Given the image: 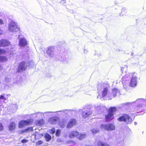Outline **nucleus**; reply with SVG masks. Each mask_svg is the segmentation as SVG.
Wrapping results in <instances>:
<instances>
[{
	"label": "nucleus",
	"instance_id": "obj_1",
	"mask_svg": "<svg viewBox=\"0 0 146 146\" xmlns=\"http://www.w3.org/2000/svg\"><path fill=\"white\" fill-rule=\"evenodd\" d=\"M109 87V84L107 83L102 82L98 84L97 85V92L98 95L97 98H99L102 100H105Z\"/></svg>",
	"mask_w": 146,
	"mask_h": 146
},
{
	"label": "nucleus",
	"instance_id": "obj_2",
	"mask_svg": "<svg viewBox=\"0 0 146 146\" xmlns=\"http://www.w3.org/2000/svg\"><path fill=\"white\" fill-rule=\"evenodd\" d=\"M8 29L11 32H18L20 31V27L18 23L13 21H11L9 24Z\"/></svg>",
	"mask_w": 146,
	"mask_h": 146
},
{
	"label": "nucleus",
	"instance_id": "obj_3",
	"mask_svg": "<svg viewBox=\"0 0 146 146\" xmlns=\"http://www.w3.org/2000/svg\"><path fill=\"white\" fill-rule=\"evenodd\" d=\"M117 120L119 121H124L128 124H130L132 121L131 117L126 114H123L120 116Z\"/></svg>",
	"mask_w": 146,
	"mask_h": 146
},
{
	"label": "nucleus",
	"instance_id": "obj_4",
	"mask_svg": "<svg viewBox=\"0 0 146 146\" xmlns=\"http://www.w3.org/2000/svg\"><path fill=\"white\" fill-rule=\"evenodd\" d=\"M116 111V108L115 107L110 108L108 114L105 116L106 120L107 121H110L113 118V113L114 112Z\"/></svg>",
	"mask_w": 146,
	"mask_h": 146
},
{
	"label": "nucleus",
	"instance_id": "obj_5",
	"mask_svg": "<svg viewBox=\"0 0 146 146\" xmlns=\"http://www.w3.org/2000/svg\"><path fill=\"white\" fill-rule=\"evenodd\" d=\"M137 78L135 73L131 75V78L130 82V86L132 87H135L137 85Z\"/></svg>",
	"mask_w": 146,
	"mask_h": 146
},
{
	"label": "nucleus",
	"instance_id": "obj_6",
	"mask_svg": "<svg viewBox=\"0 0 146 146\" xmlns=\"http://www.w3.org/2000/svg\"><path fill=\"white\" fill-rule=\"evenodd\" d=\"M101 127L108 131L113 130L115 128V125L113 124H102L101 125Z\"/></svg>",
	"mask_w": 146,
	"mask_h": 146
},
{
	"label": "nucleus",
	"instance_id": "obj_7",
	"mask_svg": "<svg viewBox=\"0 0 146 146\" xmlns=\"http://www.w3.org/2000/svg\"><path fill=\"white\" fill-rule=\"evenodd\" d=\"M46 52L48 56L52 57L54 56L55 54V49L53 46H50L48 47L46 51Z\"/></svg>",
	"mask_w": 146,
	"mask_h": 146
},
{
	"label": "nucleus",
	"instance_id": "obj_8",
	"mask_svg": "<svg viewBox=\"0 0 146 146\" xmlns=\"http://www.w3.org/2000/svg\"><path fill=\"white\" fill-rule=\"evenodd\" d=\"M31 123L30 120H22L19 123V128H22L25 126L30 124Z\"/></svg>",
	"mask_w": 146,
	"mask_h": 146
},
{
	"label": "nucleus",
	"instance_id": "obj_9",
	"mask_svg": "<svg viewBox=\"0 0 146 146\" xmlns=\"http://www.w3.org/2000/svg\"><path fill=\"white\" fill-rule=\"evenodd\" d=\"M26 68L25 62L23 61L19 64L17 72H21L25 71Z\"/></svg>",
	"mask_w": 146,
	"mask_h": 146
},
{
	"label": "nucleus",
	"instance_id": "obj_10",
	"mask_svg": "<svg viewBox=\"0 0 146 146\" xmlns=\"http://www.w3.org/2000/svg\"><path fill=\"white\" fill-rule=\"evenodd\" d=\"M92 113V111L91 109L87 108V110L84 111H83L82 113V115L83 117L85 119L91 115Z\"/></svg>",
	"mask_w": 146,
	"mask_h": 146
},
{
	"label": "nucleus",
	"instance_id": "obj_11",
	"mask_svg": "<svg viewBox=\"0 0 146 146\" xmlns=\"http://www.w3.org/2000/svg\"><path fill=\"white\" fill-rule=\"evenodd\" d=\"M19 46L21 47H24L27 45V42L24 38L19 39Z\"/></svg>",
	"mask_w": 146,
	"mask_h": 146
},
{
	"label": "nucleus",
	"instance_id": "obj_12",
	"mask_svg": "<svg viewBox=\"0 0 146 146\" xmlns=\"http://www.w3.org/2000/svg\"><path fill=\"white\" fill-rule=\"evenodd\" d=\"M10 44V42L7 40L2 39L0 40V47L8 46Z\"/></svg>",
	"mask_w": 146,
	"mask_h": 146
},
{
	"label": "nucleus",
	"instance_id": "obj_13",
	"mask_svg": "<svg viewBox=\"0 0 146 146\" xmlns=\"http://www.w3.org/2000/svg\"><path fill=\"white\" fill-rule=\"evenodd\" d=\"M76 123V120L74 119H71L68 122L67 126V128H70L75 125Z\"/></svg>",
	"mask_w": 146,
	"mask_h": 146
},
{
	"label": "nucleus",
	"instance_id": "obj_14",
	"mask_svg": "<svg viewBox=\"0 0 146 146\" xmlns=\"http://www.w3.org/2000/svg\"><path fill=\"white\" fill-rule=\"evenodd\" d=\"M125 73H126V75L123 76V75H122V76H123V77L122 78V82L123 84L124 83V82L127 80H126V78H128L131 77V75L134 74H131L129 73H127L126 72H125Z\"/></svg>",
	"mask_w": 146,
	"mask_h": 146
},
{
	"label": "nucleus",
	"instance_id": "obj_15",
	"mask_svg": "<svg viewBox=\"0 0 146 146\" xmlns=\"http://www.w3.org/2000/svg\"><path fill=\"white\" fill-rule=\"evenodd\" d=\"M79 132L77 131H72L70 133L69 135V137L70 138H73L75 137H78Z\"/></svg>",
	"mask_w": 146,
	"mask_h": 146
},
{
	"label": "nucleus",
	"instance_id": "obj_16",
	"mask_svg": "<svg viewBox=\"0 0 146 146\" xmlns=\"http://www.w3.org/2000/svg\"><path fill=\"white\" fill-rule=\"evenodd\" d=\"M119 90H118L117 89L115 88L112 90V94L113 95V97H115L116 96L117 94L119 93Z\"/></svg>",
	"mask_w": 146,
	"mask_h": 146
},
{
	"label": "nucleus",
	"instance_id": "obj_17",
	"mask_svg": "<svg viewBox=\"0 0 146 146\" xmlns=\"http://www.w3.org/2000/svg\"><path fill=\"white\" fill-rule=\"evenodd\" d=\"M49 122L52 124H55L58 121V118L56 117H53L50 119Z\"/></svg>",
	"mask_w": 146,
	"mask_h": 146
},
{
	"label": "nucleus",
	"instance_id": "obj_18",
	"mask_svg": "<svg viewBox=\"0 0 146 146\" xmlns=\"http://www.w3.org/2000/svg\"><path fill=\"white\" fill-rule=\"evenodd\" d=\"M97 144L98 146H110L109 144L101 141H99Z\"/></svg>",
	"mask_w": 146,
	"mask_h": 146
},
{
	"label": "nucleus",
	"instance_id": "obj_19",
	"mask_svg": "<svg viewBox=\"0 0 146 146\" xmlns=\"http://www.w3.org/2000/svg\"><path fill=\"white\" fill-rule=\"evenodd\" d=\"M33 131V128L32 127H30L27 129H25L24 130H22L21 131V133H23L25 132H27L28 131L30 132Z\"/></svg>",
	"mask_w": 146,
	"mask_h": 146
},
{
	"label": "nucleus",
	"instance_id": "obj_20",
	"mask_svg": "<svg viewBox=\"0 0 146 146\" xmlns=\"http://www.w3.org/2000/svg\"><path fill=\"white\" fill-rule=\"evenodd\" d=\"M15 124L14 122H12L11 123L9 127V130L11 131L13 130L15 127Z\"/></svg>",
	"mask_w": 146,
	"mask_h": 146
},
{
	"label": "nucleus",
	"instance_id": "obj_21",
	"mask_svg": "<svg viewBox=\"0 0 146 146\" xmlns=\"http://www.w3.org/2000/svg\"><path fill=\"white\" fill-rule=\"evenodd\" d=\"M7 60V57L4 56H0V62H6Z\"/></svg>",
	"mask_w": 146,
	"mask_h": 146
},
{
	"label": "nucleus",
	"instance_id": "obj_22",
	"mask_svg": "<svg viewBox=\"0 0 146 146\" xmlns=\"http://www.w3.org/2000/svg\"><path fill=\"white\" fill-rule=\"evenodd\" d=\"M86 135L85 134H79L78 135L77 138L80 140H82L85 137Z\"/></svg>",
	"mask_w": 146,
	"mask_h": 146
},
{
	"label": "nucleus",
	"instance_id": "obj_23",
	"mask_svg": "<svg viewBox=\"0 0 146 146\" xmlns=\"http://www.w3.org/2000/svg\"><path fill=\"white\" fill-rule=\"evenodd\" d=\"M45 138L47 141H49L51 139V136L48 133H46L45 136Z\"/></svg>",
	"mask_w": 146,
	"mask_h": 146
},
{
	"label": "nucleus",
	"instance_id": "obj_24",
	"mask_svg": "<svg viewBox=\"0 0 146 146\" xmlns=\"http://www.w3.org/2000/svg\"><path fill=\"white\" fill-rule=\"evenodd\" d=\"M95 107L97 110H103V109L104 108V107L103 106H101L100 105L95 106Z\"/></svg>",
	"mask_w": 146,
	"mask_h": 146
},
{
	"label": "nucleus",
	"instance_id": "obj_25",
	"mask_svg": "<svg viewBox=\"0 0 146 146\" xmlns=\"http://www.w3.org/2000/svg\"><path fill=\"white\" fill-rule=\"evenodd\" d=\"M92 133L94 134H96L99 133V130L98 129L95 128L91 130Z\"/></svg>",
	"mask_w": 146,
	"mask_h": 146
},
{
	"label": "nucleus",
	"instance_id": "obj_26",
	"mask_svg": "<svg viewBox=\"0 0 146 146\" xmlns=\"http://www.w3.org/2000/svg\"><path fill=\"white\" fill-rule=\"evenodd\" d=\"M118 141H117L118 144H121V145L122 146H124L125 145L124 141L123 139L121 140L118 139Z\"/></svg>",
	"mask_w": 146,
	"mask_h": 146
},
{
	"label": "nucleus",
	"instance_id": "obj_27",
	"mask_svg": "<svg viewBox=\"0 0 146 146\" xmlns=\"http://www.w3.org/2000/svg\"><path fill=\"white\" fill-rule=\"evenodd\" d=\"M37 123L38 125H41L43 123V120L42 119H40L37 121Z\"/></svg>",
	"mask_w": 146,
	"mask_h": 146
},
{
	"label": "nucleus",
	"instance_id": "obj_28",
	"mask_svg": "<svg viewBox=\"0 0 146 146\" xmlns=\"http://www.w3.org/2000/svg\"><path fill=\"white\" fill-rule=\"evenodd\" d=\"M0 100H3L4 101L6 100L7 99L4 95H1L0 96Z\"/></svg>",
	"mask_w": 146,
	"mask_h": 146
},
{
	"label": "nucleus",
	"instance_id": "obj_29",
	"mask_svg": "<svg viewBox=\"0 0 146 146\" xmlns=\"http://www.w3.org/2000/svg\"><path fill=\"white\" fill-rule=\"evenodd\" d=\"M61 131L59 129H57L56 131V135L57 136H58L60 135Z\"/></svg>",
	"mask_w": 146,
	"mask_h": 146
},
{
	"label": "nucleus",
	"instance_id": "obj_30",
	"mask_svg": "<svg viewBox=\"0 0 146 146\" xmlns=\"http://www.w3.org/2000/svg\"><path fill=\"white\" fill-rule=\"evenodd\" d=\"M6 52V51L3 49L0 48V54H3L5 53Z\"/></svg>",
	"mask_w": 146,
	"mask_h": 146
},
{
	"label": "nucleus",
	"instance_id": "obj_31",
	"mask_svg": "<svg viewBox=\"0 0 146 146\" xmlns=\"http://www.w3.org/2000/svg\"><path fill=\"white\" fill-rule=\"evenodd\" d=\"M59 124L60 127L62 128H63L64 126V122H60Z\"/></svg>",
	"mask_w": 146,
	"mask_h": 146
},
{
	"label": "nucleus",
	"instance_id": "obj_32",
	"mask_svg": "<svg viewBox=\"0 0 146 146\" xmlns=\"http://www.w3.org/2000/svg\"><path fill=\"white\" fill-rule=\"evenodd\" d=\"M144 101V100L143 99H140L137 100H136V102L139 103L140 102L141 103H142Z\"/></svg>",
	"mask_w": 146,
	"mask_h": 146
},
{
	"label": "nucleus",
	"instance_id": "obj_33",
	"mask_svg": "<svg viewBox=\"0 0 146 146\" xmlns=\"http://www.w3.org/2000/svg\"><path fill=\"white\" fill-rule=\"evenodd\" d=\"M55 129L54 128H52L50 131V133L52 134H53L55 133Z\"/></svg>",
	"mask_w": 146,
	"mask_h": 146
},
{
	"label": "nucleus",
	"instance_id": "obj_34",
	"mask_svg": "<svg viewBox=\"0 0 146 146\" xmlns=\"http://www.w3.org/2000/svg\"><path fill=\"white\" fill-rule=\"evenodd\" d=\"M43 142L42 141H39L36 143L37 145H39L42 143Z\"/></svg>",
	"mask_w": 146,
	"mask_h": 146
},
{
	"label": "nucleus",
	"instance_id": "obj_35",
	"mask_svg": "<svg viewBox=\"0 0 146 146\" xmlns=\"http://www.w3.org/2000/svg\"><path fill=\"white\" fill-rule=\"evenodd\" d=\"M28 141V140L25 139H24L21 140V142L23 143H27Z\"/></svg>",
	"mask_w": 146,
	"mask_h": 146
},
{
	"label": "nucleus",
	"instance_id": "obj_36",
	"mask_svg": "<svg viewBox=\"0 0 146 146\" xmlns=\"http://www.w3.org/2000/svg\"><path fill=\"white\" fill-rule=\"evenodd\" d=\"M3 126L2 123H0V131L2 130L3 129Z\"/></svg>",
	"mask_w": 146,
	"mask_h": 146
},
{
	"label": "nucleus",
	"instance_id": "obj_37",
	"mask_svg": "<svg viewBox=\"0 0 146 146\" xmlns=\"http://www.w3.org/2000/svg\"><path fill=\"white\" fill-rule=\"evenodd\" d=\"M101 54V52H97V53H96H96L95 54V55H96V56H100Z\"/></svg>",
	"mask_w": 146,
	"mask_h": 146
},
{
	"label": "nucleus",
	"instance_id": "obj_38",
	"mask_svg": "<svg viewBox=\"0 0 146 146\" xmlns=\"http://www.w3.org/2000/svg\"><path fill=\"white\" fill-rule=\"evenodd\" d=\"M68 59L67 60H65V59H64L63 60V62L64 63H66L68 62Z\"/></svg>",
	"mask_w": 146,
	"mask_h": 146
},
{
	"label": "nucleus",
	"instance_id": "obj_39",
	"mask_svg": "<svg viewBox=\"0 0 146 146\" xmlns=\"http://www.w3.org/2000/svg\"><path fill=\"white\" fill-rule=\"evenodd\" d=\"M33 62L32 61H28V64L29 65H31V64L33 63Z\"/></svg>",
	"mask_w": 146,
	"mask_h": 146
},
{
	"label": "nucleus",
	"instance_id": "obj_40",
	"mask_svg": "<svg viewBox=\"0 0 146 146\" xmlns=\"http://www.w3.org/2000/svg\"><path fill=\"white\" fill-rule=\"evenodd\" d=\"M65 3V1L64 0H62L61 2L60 3L62 4H63L64 3Z\"/></svg>",
	"mask_w": 146,
	"mask_h": 146
},
{
	"label": "nucleus",
	"instance_id": "obj_41",
	"mask_svg": "<svg viewBox=\"0 0 146 146\" xmlns=\"http://www.w3.org/2000/svg\"><path fill=\"white\" fill-rule=\"evenodd\" d=\"M3 24V21L2 19H0V25Z\"/></svg>",
	"mask_w": 146,
	"mask_h": 146
},
{
	"label": "nucleus",
	"instance_id": "obj_42",
	"mask_svg": "<svg viewBox=\"0 0 146 146\" xmlns=\"http://www.w3.org/2000/svg\"><path fill=\"white\" fill-rule=\"evenodd\" d=\"M3 33V31L0 29V35H1Z\"/></svg>",
	"mask_w": 146,
	"mask_h": 146
},
{
	"label": "nucleus",
	"instance_id": "obj_43",
	"mask_svg": "<svg viewBox=\"0 0 146 146\" xmlns=\"http://www.w3.org/2000/svg\"><path fill=\"white\" fill-rule=\"evenodd\" d=\"M84 52L85 53H87L88 52V51L85 49H84Z\"/></svg>",
	"mask_w": 146,
	"mask_h": 146
},
{
	"label": "nucleus",
	"instance_id": "obj_44",
	"mask_svg": "<svg viewBox=\"0 0 146 146\" xmlns=\"http://www.w3.org/2000/svg\"><path fill=\"white\" fill-rule=\"evenodd\" d=\"M124 68V67H123V68H121V71L122 72V73L123 74V70Z\"/></svg>",
	"mask_w": 146,
	"mask_h": 146
},
{
	"label": "nucleus",
	"instance_id": "obj_45",
	"mask_svg": "<svg viewBox=\"0 0 146 146\" xmlns=\"http://www.w3.org/2000/svg\"><path fill=\"white\" fill-rule=\"evenodd\" d=\"M125 8H123L122 9V11H125Z\"/></svg>",
	"mask_w": 146,
	"mask_h": 146
},
{
	"label": "nucleus",
	"instance_id": "obj_46",
	"mask_svg": "<svg viewBox=\"0 0 146 146\" xmlns=\"http://www.w3.org/2000/svg\"><path fill=\"white\" fill-rule=\"evenodd\" d=\"M52 113V112H45L44 113Z\"/></svg>",
	"mask_w": 146,
	"mask_h": 146
},
{
	"label": "nucleus",
	"instance_id": "obj_47",
	"mask_svg": "<svg viewBox=\"0 0 146 146\" xmlns=\"http://www.w3.org/2000/svg\"><path fill=\"white\" fill-rule=\"evenodd\" d=\"M67 110H64V111H58V112H61V111H63V112H65V111H66Z\"/></svg>",
	"mask_w": 146,
	"mask_h": 146
},
{
	"label": "nucleus",
	"instance_id": "obj_48",
	"mask_svg": "<svg viewBox=\"0 0 146 146\" xmlns=\"http://www.w3.org/2000/svg\"><path fill=\"white\" fill-rule=\"evenodd\" d=\"M137 124V122H135L134 124L135 125H136Z\"/></svg>",
	"mask_w": 146,
	"mask_h": 146
},
{
	"label": "nucleus",
	"instance_id": "obj_49",
	"mask_svg": "<svg viewBox=\"0 0 146 146\" xmlns=\"http://www.w3.org/2000/svg\"><path fill=\"white\" fill-rule=\"evenodd\" d=\"M39 113H40V114L41 115H43V113H42L39 112Z\"/></svg>",
	"mask_w": 146,
	"mask_h": 146
},
{
	"label": "nucleus",
	"instance_id": "obj_50",
	"mask_svg": "<svg viewBox=\"0 0 146 146\" xmlns=\"http://www.w3.org/2000/svg\"><path fill=\"white\" fill-rule=\"evenodd\" d=\"M131 55H133V53H131Z\"/></svg>",
	"mask_w": 146,
	"mask_h": 146
},
{
	"label": "nucleus",
	"instance_id": "obj_51",
	"mask_svg": "<svg viewBox=\"0 0 146 146\" xmlns=\"http://www.w3.org/2000/svg\"><path fill=\"white\" fill-rule=\"evenodd\" d=\"M145 112H146V111H145Z\"/></svg>",
	"mask_w": 146,
	"mask_h": 146
}]
</instances>
